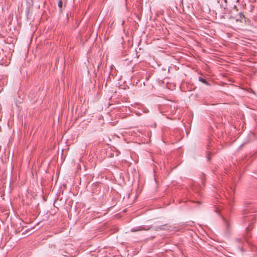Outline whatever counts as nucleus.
<instances>
[{"instance_id": "nucleus-1", "label": "nucleus", "mask_w": 257, "mask_h": 257, "mask_svg": "<svg viewBox=\"0 0 257 257\" xmlns=\"http://www.w3.org/2000/svg\"><path fill=\"white\" fill-rule=\"evenodd\" d=\"M199 81H200V82H201L202 83H203L206 85H208V83L207 82V81L205 79H204L202 77H199Z\"/></svg>"}, {"instance_id": "nucleus-2", "label": "nucleus", "mask_w": 257, "mask_h": 257, "mask_svg": "<svg viewBox=\"0 0 257 257\" xmlns=\"http://www.w3.org/2000/svg\"><path fill=\"white\" fill-rule=\"evenodd\" d=\"M62 4H63L62 1L61 0H60L58 2V7L60 8H61L62 7Z\"/></svg>"}, {"instance_id": "nucleus-3", "label": "nucleus", "mask_w": 257, "mask_h": 257, "mask_svg": "<svg viewBox=\"0 0 257 257\" xmlns=\"http://www.w3.org/2000/svg\"><path fill=\"white\" fill-rule=\"evenodd\" d=\"M142 230V229H141V228H139V229H135V228H133V229H132V231H133V232H135V231H139V230Z\"/></svg>"}, {"instance_id": "nucleus-4", "label": "nucleus", "mask_w": 257, "mask_h": 257, "mask_svg": "<svg viewBox=\"0 0 257 257\" xmlns=\"http://www.w3.org/2000/svg\"><path fill=\"white\" fill-rule=\"evenodd\" d=\"M251 228H252V227H251V226H250V225H249V226L246 228V229H247V230H250Z\"/></svg>"}]
</instances>
